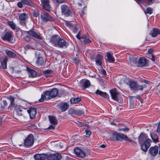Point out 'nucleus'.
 <instances>
[{
  "mask_svg": "<svg viewBox=\"0 0 160 160\" xmlns=\"http://www.w3.org/2000/svg\"><path fill=\"white\" fill-rule=\"evenodd\" d=\"M138 140L141 149L144 152H146L151 145V140L148 138L147 134L143 132L140 133L138 137Z\"/></svg>",
  "mask_w": 160,
  "mask_h": 160,
  "instance_id": "f257e3e1",
  "label": "nucleus"
},
{
  "mask_svg": "<svg viewBox=\"0 0 160 160\" xmlns=\"http://www.w3.org/2000/svg\"><path fill=\"white\" fill-rule=\"evenodd\" d=\"M58 90L56 88L49 89L43 92L42 94L41 98L38 101L39 102H42L44 100V98L46 99H50L56 97L58 93Z\"/></svg>",
  "mask_w": 160,
  "mask_h": 160,
  "instance_id": "f03ea898",
  "label": "nucleus"
},
{
  "mask_svg": "<svg viewBox=\"0 0 160 160\" xmlns=\"http://www.w3.org/2000/svg\"><path fill=\"white\" fill-rule=\"evenodd\" d=\"M1 38L4 41L11 43H14L15 41L14 34L11 31L5 32L4 34L1 36Z\"/></svg>",
  "mask_w": 160,
  "mask_h": 160,
  "instance_id": "7ed1b4c3",
  "label": "nucleus"
},
{
  "mask_svg": "<svg viewBox=\"0 0 160 160\" xmlns=\"http://www.w3.org/2000/svg\"><path fill=\"white\" fill-rule=\"evenodd\" d=\"M126 135L121 133H118L117 132H113L112 134L110 139L111 140L114 141H121L124 140Z\"/></svg>",
  "mask_w": 160,
  "mask_h": 160,
  "instance_id": "20e7f679",
  "label": "nucleus"
},
{
  "mask_svg": "<svg viewBox=\"0 0 160 160\" xmlns=\"http://www.w3.org/2000/svg\"><path fill=\"white\" fill-rule=\"evenodd\" d=\"M34 142V136L32 134H30L24 140L23 144L25 147L28 148L32 146Z\"/></svg>",
  "mask_w": 160,
  "mask_h": 160,
  "instance_id": "39448f33",
  "label": "nucleus"
},
{
  "mask_svg": "<svg viewBox=\"0 0 160 160\" xmlns=\"http://www.w3.org/2000/svg\"><path fill=\"white\" fill-rule=\"evenodd\" d=\"M40 18L41 21L44 22H46L48 21L51 22L54 20L53 17L48 13L45 12L41 13Z\"/></svg>",
  "mask_w": 160,
  "mask_h": 160,
  "instance_id": "423d86ee",
  "label": "nucleus"
},
{
  "mask_svg": "<svg viewBox=\"0 0 160 160\" xmlns=\"http://www.w3.org/2000/svg\"><path fill=\"white\" fill-rule=\"evenodd\" d=\"M61 12L62 15L68 17L72 16V13L69 7L65 5H62L61 6Z\"/></svg>",
  "mask_w": 160,
  "mask_h": 160,
  "instance_id": "0eeeda50",
  "label": "nucleus"
},
{
  "mask_svg": "<svg viewBox=\"0 0 160 160\" xmlns=\"http://www.w3.org/2000/svg\"><path fill=\"white\" fill-rule=\"evenodd\" d=\"M41 4L40 5L42 8L44 10L50 12L51 10V7L50 4L49 0H40Z\"/></svg>",
  "mask_w": 160,
  "mask_h": 160,
  "instance_id": "6e6552de",
  "label": "nucleus"
},
{
  "mask_svg": "<svg viewBox=\"0 0 160 160\" xmlns=\"http://www.w3.org/2000/svg\"><path fill=\"white\" fill-rule=\"evenodd\" d=\"M26 33L30 36H32L36 39L42 40L43 39L42 38L41 36L39 33H38L32 30L29 31H26Z\"/></svg>",
  "mask_w": 160,
  "mask_h": 160,
  "instance_id": "1a4fd4ad",
  "label": "nucleus"
},
{
  "mask_svg": "<svg viewBox=\"0 0 160 160\" xmlns=\"http://www.w3.org/2000/svg\"><path fill=\"white\" fill-rule=\"evenodd\" d=\"M110 92L112 99L115 101L119 102V99L118 96L119 93L117 89L115 88H113L110 90Z\"/></svg>",
  "mask_w": 160,
  "mask_h": 160,
  "instance_id": "9d476101",
  "label": "nucleus"
},
{
  "mask_svg": "<svg viewBox=\"0 0 160 160\" xmlns=\"http://www.w3.org/2000/svg\"><path fill=\"white\" fill-rule=\"evenodd\" d=\"M62 158L61 154L56 153L51 154L48 156L47 155V160H60Z\"/></svg>",
  "mask_w": 160,
  "mask_h": 160,
  "instance_id": "9b49d317",
  "label": "nucleus"
},
{
  "mask_svg": "<svg viewBox=\"0 0 160 160\" xmlns=\"http://www.w3.org/2000/svg\"><path fill=\"white\" fill-rule=\"evenodd\" d=\"M75 154L78 157L84 158L86 157V154L83 151L78 147H76L74 149Z\"/></svg>",
  "mask_w": 160,
  "mask_h": 160,
  "instance_id": "f8f14e48",
  "label": "nucleus"
},
{
  "mask_svg": "<svg viewBox=\"0 0 160 160\" xmlns=\"http://www.w3.org/2000/svg\"><path fill=\"white\" fill-rule=\"evenodd\" d=\"M58 44L56 47L62 48H66L69 45V43L64 39L60 38L58 41Z\"/></svg>",
  "mask_w": 160,
  "mask_h": 160,
  "instance_id": "ddd939ff",
  "label": "nucleus"
},
{
  "mask_svg": "<svg viewBox=\"0 0 160 160\" xmlns=\"http://www.w3.org/2000/svg\"><path fill=\"white\" fill-rule=\"evenodd\" d=\"M27 112L31 119H32L35 118L37 113V109L36 108L30 107L27 110Z\"/></svg>",
  "mask_w": 160,
  "mask_h": 160,
  "instance_id": "4468645a",
  "label": "nucleus"
},
{
  "mask_svg": "<svg viewBox=\"0 0 160 160\" xmlns=\"http://www.w3.org/2000/svg\"><path fill=\"white\" fill-rule=\"evenodd\" d=\"M8 98L10 102V104L9 106L8 109L11 110L13 108H16L17 106V103L14 102L15 98L12 96H9Z\"/></svg>",
  "mask_w": 160,
  "mask_h": 160,
  "instance_id": "2eb2a0df",
  "label": "nucleus"
},
{
  "mask_svg": "<svg viewBox=\"0 0 160 160\" xmlns=\"http://www.w3.org/2000/svg\"><path fill=\"white\" fill-rule=\"evenodd\" d=\"M60 39L58 35H54L51 38L50 42L53 44L54 46L56 47Z\"/></svg>",
  "mask_w": 160,
  "mask_h": 160,
  "instance_id": "dca6fc26",
  "label": "nucleus"
},
{
  "mask_svg": "<svg viewBox=\"0 0 160 160\" xmlns=\"http://www.w3.org/2000/svg\"><path fill=\"white\" fill-rule=\"evenodd\" d=\"M47 157V155L46 154H36L33 156L35 160H45Z\"/></svg>",
  "mask_w": 160,
  "mask_h": 160,
  "instance_id": "f3484780",
  "label": "nucleus"
},
{
  "mask_svg": "<svg viewBox=\"0 0 160 160\" xmlns=\"http://www.w3.org/2000/svg\"><path fill=\"white\" fill-rule=\"evenodd\" d=\"M158 150V147L156 145L154 147H150L149 149V152L152 156H155L157 154Z\"/></svg>",
  "mask_w": 160,
  "mask_h": 160,
  "instance_id": "a211bd4d",
  "label": "nucleus"
},
{
  "mask_svg": "<svg viewBox=\"0 0 160 160\" xmlns=\"http://www.w3.org/2000/svg\"><path fill=\"white\" fill-rule=\"evenodd\" d=\"M80 83L83 89H85L88 88L91 85L90 81L87 79L81 80Z\"/></svg>",
  "mask_w": 160,
  "mask_h": 160,
  "instance_id": "6ab92c4d",
  "label": "nucleus"
},
{
  "mask_svg": "<svg viewBox=\"0 0 160 160\" xmlns=\"http://www.w3.org/2000/svg\"><path fill=\"white\" fill-rule=\"evenodd\" d=\"M103 59L102 56L99 54L97 55L95 58L96 64L97 65L101 66L102 65V60Z\"/></svg>",
  "mask_w": 160,
  "mask_h": 160,
  "instance_id": "aec40b11",
  "label": "nucleus"
},
{
  "mask_svg": "<svg viewBox=\"0 0 160 160\" xmlns=\"http://www.w3.org/2000/svg\"><path fill=\"white\" fill-rule=\"evenodd\" d=\"M95 93L96 95H99L107 99H109V96L107 93L105 92H103L99 90H97L95 92Z\"/></svg>",
  "mask_w": 160,
  "mask_h": 160,
  "instance_id": "412c9836",
  "label": "nucleus"
},
{
  "mask_svg": "<svg viewBox=\"0 0 160 160\" xmlns=\"http://www.w3.org/2000/svg\"><path fill=\"white\" fill-rule=\"evenodd\" d=\"M138 63L141 67L145 66L147 64V59L144 57H141L139 58Z\"/></svg>",
  "mask_w": 160,
  "mask_h": 160,
  "instance_id": "4be33fe9",
  "label": "nucleus"
},
{
  "mask_svg": "<svg viewBox=\"0 0 160 160\" xmlns=\"http://www.w3.org/2000/svg\"><path fill=\"white\" fill-rule=\"evenodd\" d=\"M150 34L152 37H156L158 35L160 34V30L157 28H154L151 31Z\"/></svg>",
  "mask_w": 160,
  "mask_h": 160,
  "instance_id": "5701e85b",
  "label": "nucleus"
},
{
  "mask_svg": "<svg viewBox=\"0 0 160 160\" xmlns=\"http://www.w3.org/2000/svg\"><path fill=\"white\" fill-rule=\"evenodd\" d=\"M8 61V58L7 57H5L4 58L0 59V62L2 68L5 69L7 68V62Z\"/></svg>",
  "mask_w": 160,
  "mask_h": 160,
  "instance_id": "b1692460",
  "label": "nucleus"
},
{
  "mask_svg": "<svg viewBox=\"0 0 160 160\" xmlns=\"http://www.w3.org/2000/svg\"><path fill=\"white\" fill-rule=\"evenodd\" d=\"M57 107L61 110L62 112H63L68 109V104L66 102L62 103L58 105Z\"/></svg>",
  "mask_w": 160,
  "mask_h": 160,
  "instance_id": "393cba45",
  "label": "nucleus"
},
{
  "mask_svg": "<svg viewBox=\"0 0 160 160\" xmlns=\"http://www.w3.org/2000/svg\"><path fill=\"white\" fill-rule=\"evenodd\" d=\"M27 70L29 73V77L35 78L37 75V72L34 70L27 67Z\"/></svg>",
  "mask_w": 160,
  "mask_h": 160,
  "instance_id": "a878e982",
  "label": "nucleus"
},
{
  "mask_svg": "<svg viewBox=\"0 0 160 160\" xmlns=\"http://www.w3.org/2000/svg\"><path fill=\"white\" fill-rule=\"evenodd\" d=\"M137 84L136 82L133 81H130L129 82V87L132 90L135 91Z\"/></svg>",
  "mask_w": 160,
  "mask_h": 160,
  "instance_id": "bb28decb",
  "label": "nucleus"
},
{
  "mask_svg": "<svg viewBox=\"0 0 160 160\" xmlns=\"http://www.w3.org/2000/svg\"><path fill=\"white\" fill-rule=\"evenodd\" d=\"M5 53L10 58H15L16 56V55L15 53H14L12 51L8 49H6L5 50Z\"/></svg>",
  "mask_w": 160,
  "mask_h": 160,
  "instance_id": "cd10ccee",
  "label": "nucleus"
},
{
  "mask_svg": "<svg viewBox=\"0 0 160 160\" xmlns=\"http://www.w3.org/2000/svg\"><path fill=\"white\" fill-rule=\"evenodd\" d=\"M48 118L50 122L52 125H55L58 124V120L55 116H49Z\"/></svg>",
  "mask_w": 160,
  "mask_h": 160,
  "instance_id": "c85d7f7f",
  "label": "nucleus"
},
{
  "mask_svg": "<svg viewBox=\"0 0 160 160\" xmlns=\"http://www.w3.org/2000/svg\"><path fill=\"white\" fill-rule=\"evenodd\" d=\"M81 100L80 97L78 96L77 98H72L70 99L71 104H76L78 103Z\"/></svg>",
  "mask_w": 160,
  "mask_h": 160,
  "instance_id": "c756f323",
  "label": "nucleus"
},
{
  "mask_svg": "<svg viewBox=\"0 0 160 160\" xmlns=\"http://www.w3.org/2000/svg\"><path fill=\"white\" fill-rule=\"evenodd\" d=\"M107 57L108 61L110 63L113 62L115 61V58L112 56V54L110 52H107Z\"/></svg>",
  "mask_w": 160,
  "mask_h": 160,
  "instance_id": "7c9ffc66",
  "label": "nucleus"
},
{
  "mask_svg": "<svg viewBox=\"0 0 160 160\" xmlns=\"http://www.w3.org/2000/svg\"><path fill=\"white\" fill-rule=\"evenodd\" d=\"M44 60L42 57L38 55L36 61L37 64L38 65H42L44 63Z\"/></svg>",
  "mask_w": 160,
  "mask_h": 160,
  "instance_id": "2f4dec72",
  "label": "nucleus"
},
{
  "mask_svg": "<svg viewBox=\"0 0 160 160\" xmlns=\"http://www.w3.org/2000/svg\"><path fill=\"white\" fill-rule=\"evenodd\" d=\"M150 135L151 138L154 142L156 143L159 142L158 137L156 134L150 133Z\"/></svg>",
  "mask_w": 160,
  "mask_h": 160,
  "instance_id": "473e14b6",
  "label": "nucleus"
},
{
  "mask_svg": "<svg viewBox=\"0 0 160 160\" xmlns=\"http://www.w3.org/2000/svg\"><path fill=\"white\" fill-rule=\"evenodd\" d=\"M19 19L20 20L24 21L28 18V15L25 13L21 14L19 16Z\"/></svg>",
  "mask_w": 160,
  "mask_h": 160,
  "instance_id": "72a5a7b5",
  "label": "nucleus"
},
{
  "mask_svg": "<svg viewBox=\"0 0 160 160\" xmlns=\"http://www.w3.org/2000/svg\"><path fill=\"white\" fill-rule=\"evenodd\" d=\"M7 24L12 29L15 30L16 28V24L12 21H8L7 22Z\"/></svg>",
  "mask_w": 160,
  "mask_h": 160,
  "instance_id": "f704fd0d",
  "label": "nucleus"
},
{
  "mask_svg": "<svg viewBox=\"0 0 160 160\" xmlns=\"http://www.w3.org/2000/svg\"><path fill=\"white\" fill-rule=\"evenodd\" d=\"M75 114L81 116L84 114V112L82 110H76L74 111Z\"/></svg>",
  "mask_w": 160,
  "mask_h": 160,
  "instance_id": "c9c22d12",
  "label": "nucleus"
},
{
  "mask_svg": "<svg viewBox=\"0 0 160 160\" xmlns=\"http://www.w3.org/2000/svg\"><path fill=\"white\" fill-rule=\"evenodd\" d=\"M146 87V85H139L137 84L136 89L135 91H138V90L142 91L143 90V88Z\"/></svg>",
  "mask_w": 160,
  "mask_h": 160,
  "instance_id": "e433bc0d",
  "label": "nucleus"
},
{
  "mask_svg": "<svg viewBox=\"0 0 160 160\" xmlns=\"http://www.w3.org/2000/svg\"><path fill=\"white\" fill-rule=\"evenodd\" d=\"M144 13L146 14H151L153 13V9L150 7L148 8L146 10L144 11Z\"/></svg>",
  "mask_w": 160,
  "mask_h": 160,
  "instance_id": "4c0bfd02",
  "label": "nucleus"
},
{
  "mask_svg": "<svg viewBox=\"0 0 160 160\" xmlns=\"http://www.w3.org/2000/svg\"><path fill=\"white\" fill-rule=\"evenodd\" d=\"M52 2L54 4L62 3L65 2V0H52Z\"/></svg>",
  "mask_w": 160,
  "mask_h": 160,
  "instance_id": "58836bf2",
  "label": "nucleus"
},
{
  "mask_svg": "<svg viewBox=\"0 0 160 160\" xmlns=\"http://www.w3.org/2000/svg\"><path fill=\"white\" fill-rule=\"evenodd\" d=\"M73 32L74 33H77L78 31L80 30L79 27L78 26L75 25L74 27H73Z\"/></svg>",
  "mask_w": 160,
  "mask_h": 160,
  "instance_id": "ea45409f",
  "label": "nucleus"
},
{
  "mask_svg": "<svg viewBox=\"0 0 160 160\" xmlns=\"http://www.w3.org/2000/svg\"><path fill=\"white\" fill-rule=\"evenodd\" d=\"M83 134L85 133L86 135L85 136L87 138L90 137V136L91 134V132L88 129H86L85 132L83 133Z\"/></svg>",
  "mask_w": 160,
  "mask_h": 160,
  "instance_id": "a19ab883",
  "label": "nucleus"
},
{
  "mask_svg": "<svg viewBox=\"0 0 160 160\" xmlns=\"http://www.w3.org/2000/svg\"><path fill=\"white\" fill-rule=\"evenodd\" d=\"M22 110L19 108H18L16 109V112H17V114L18 116H22Z\"/></svg>",
  "mask_w": 160,
  "mask_h": 160,
  "instance_id": "79ce46f5",
  "label": "nucleus"
},
{
  "mask_svg": "<svg viewBox=\"0 0 160 160\" xmlns=\"http://www.w3.org/2000/svg\"><path fill=\"white\" fill-rule=\"evenodd\" d=\"M39 10L38 9L35 10L33 12V16L34 17L37 18L39 15Z\"/></svg>",
  "mask_w": 160,
  "mask_h": 160,
  "instance_id": "37998d69",
  "label": "nucleus"
},
{
  "mask_svg": "<svg viewBox=\"0 0 160 160\" xmlns=\"http://www.w3.org/2000/svg\"><path fill=\"white\" fill-rule=\"evenodd\" d=\"M66 26L70 28H72L75 25L74 24L71 23L69 22H67L66 23Z\"/></svg>",
  "mask_w": 160,
  "mask_h": 160,
  "instance_id": "c03bdc74",
  "label": "nucleus"
},
{
  "mask_svg": "<svg viewBox=\"0 0 160 160\" xmlns=\"http://www.w3.org/2000/svg\"><path fill=\"white\" fill-rule=\"evenodd\" d=\"M2 102L3 105H2V106L1 108L2 109H4L7 107L8 105V103L5 100H3Z\"/></svg>",
  "mask_w": 160,
  "mask_h": 160,
  "instance_id": "a18cd8bd",
  "label": "nucleus"
},
{
  "mask_svg": "<svg viewBox=\"0 0 160 160\" xmlns=\"http://www.w3.org/2000/svg\"><path fill=\"white\" fill-rule=\"evenodd\" d=\"M154 126H156L157 128L156 130V132H160V121L158 124L156 123L154 125Z\"/></svg>",
  "mask_w": 160,
  "mask_h": 160,
  "instance_id": "49530a36",
  "label": "nucleus"
},
{
  "mask_svg": "<svg viewBox=\"0 0 160 160\" xmlns=\"http://www.w3.org/2000/svg\"><path fill=\"white\" fill-rule=\"evenodd\" d=\"M148 55L150 56L151 58L148 57L149 58L151 59L152 61H155V58L154 56L152 54V52H150L149 51H148Z\"/></svg>",
  "mask_w": 160,
  "mask_h": 160,
  "instance_id": "de8ad7c7",
  "label": "nucleus"
},
{
  "mask_svg": "<svg viewBox=\"0 0 160 160\" xmlns=\"http://www.w3.org/2000/svg\"><path fill=\"white\" fill-rule=\"evenodd\" d=\"M21 2L24 5L30 6V2L27 0H21Z\"/></svg>",
  "mask_w": 160,
  "mask_h": 160,
  "instance_id": "09e8293b",
  "label": "nucleus"
},
{
  "mask_svg": "<svg viewBox=\"0 0 160 160\" xmlns=\"http://www.w3.org/2000/svg\"><path fill=\"white\" fill-rule=\"evenodd\" d=\"M118 130L119 131H123L126 132H128L129 131V128H119Z\"/></svg>",
  "mask_w": 160,
  "mask_h": 160,
  "instance_id": "8fccbe9b",
  "label": "nucleus"
},
{
  "mask_svg": "<svg viewBox=\"0 0 160 160\" xmlns=\"http://www.w3.org/2000/svg\"><path fill=\"white\" fill-rule=\"evenodd\" d=\"M78 34L76 35V37L77 39H78L79 40H80L81 39V37L80 36V35L81 34V30L80 29V30L78 31Z\"/></svg>",
  "mask_w": 160,
  "mask_h": 160,
  "instance_id": "3c124183",
  "label": "nucleus"
},
{
  "mask_svg": "<svg viewBox=\"0 0 160 160\" xmlns=\"http://www.w3.org/2000/svg\"><path fill=\"white\" fill-rule=\"evenodd\" d=\"M76 124L79 127H82L84 125V123L83 122H81L77 121L76 122Z\"/></svg>",
  "mask_w": 160,
  "mask_h": 160,
  "instance_id": "603ef678",
  "label": "nucleus"
},
{
  "mask_svg": "<svg viewBox=\"0 0 160 160\" xmlns=\"http://www.w3.org/2000/svg\"><path fill=\"white\" fill-rule=\"evenodd\" d=\"M24 48L26 51H28L30 49H33L32 47L29 45H26Z\"/></svg>",
  "mask_w": 160,
  "mask_h": 160,
  "instance_id": "864d4df0",
  "label": "nucleus"
},
{
  "mask_svg": "<svg viewBox=\"0 0 160 160\" xmlns=\"http://www.w3.org/2000/svg\"><path fill=\"white\" fill-rule=\"evenodd\" d=\"M16 31L17 32V33H16L17 35L18 34H20V36H22V32L21 30L20 29H18L17 28L16 29Z\"/></svg>",
  "mask_w": 160,
  "mask_h": 160,
  "instance_id": "5fc2aeb1",
  "label": "nucleus"
},
{
  "mask_svg": "<svg viewBox=\"0 0 160 160\" xmlns=\"http://www.w3.org/2000/svg\"><path fill=\"white\" fill-rule=\"evenodd\" d=\"M72 61L73 63L76 64H78L79 62V60L77 58H74L72 59Z\"/></svg>",
  "mask_w": 160,
  "mask_h": 160,
  "instance_id": "6e6d98bb",
  "label": "nucleus"
},
{
  "mask_svg": "<svg viewBox=\"0 0 160 160\" xmlns=\"http://www.w3.org/2000/svg\"><path fill=\"white\" fill-rule=\"evenodd\" d=\"M83 127V128L84 129H89L90 128V126L88 124H84V125L82 126Z\"/></svg>",
  "mask_w": 160,
  "mask_h": 160,
  "instance_id": "4d7b16f0",
  "label": "nucleus"
},
{
  "mask_svg": "<svg viewBox=\"0 0 160 160\" xmlns=\"http://www.w3.org/2000/svg\"><path fill=\"white\" fill-rule=\"evenodd\" d=\"M83 42L85 44H88L91 43V41L88 38L86 40L83 41Z\"/></svg>",
  "mask_w": 160,
  "mask_h": 160,
  "instance_id": "13d9d810",
  "label": "nucleus"
},
{
  "mask_svg": "<svg viewBox=\"0 0 160 160\" xmlns=\"http://www.w3.org/2000/svg\"><path fill=\"white\" fill-rule=\"evenodd\" d=\"M138 58L136 57H133L132 58V62L135 63H136L137 61Z\"/></svg>",
  "mask_w": 160,
  "mask_h": 160,
  "instance_id": "bf43d9fd",
  "label": "nucleus"
},
{
  "mask_svg": "<svg viewBox=\"0 0 160 160\" xmlns=\"http://www.w3.org/2000/svg\"><path fill=\"white\" fill-rule=\"evenodd\" d=\"M52 72V70L48 69L44 71V73L45 74H48L51 73Z\"/></svg>",
  "mask_w": 160,
  "mask_h": 160,
  "instance_id": "052dcab7",
  "label": "nucleus"
},
{
  "mask_svg": "<svg viewBox=\"0 0 160 160\" xmlns=\"http://www.w3.org/2000/svg\"><path fill=\"white\" fill-rule=\"evenodd\" d=\"M125 137H126V138H125L124 140H126L128 142H132L133 141L130 138H128L126 135Z\"/></svg>",
  "mask_w": 160,
  "mask_h": 160,
  "instance_id": "680f3d73",
  "label": "nucleus"
},
{
  "mask_svg": "<svg viewBox=\"0 0 160 160\" xmlns=\"http://www.w3.org/2000/svg\"><path fill=\"white\" fill-rule=\"evenodd\" d=\"M55 128V127L53 125H51L47 129H50V130H54Z\"/></svg>",
  "mask_w": 160,
  "mask_h": 160,
  "instance_id": "e2e57ef3",
  "label": "nucleus"
},
{
  "mask_svg": "<svg viewBox=\"0 0 160 160\" xmlns=\"http://www.w3.org/2000/svg\"><path fill=\"white\" fill-rule=\"evenodd\" d=\"M86 8H87V7L86 6H85L84 7L83 10L82 11L81 15H84L85 14V13L84 12V11H85L86 10Z\"/></svg>",
  "mask_w": 160,
  "mask_h": 160,
  "instance_id": "0e129e2a",
  "label": "nucleus"
},
{
  "mask_svg": "<svg viewBox=\"0 0 160 160\" xmlns=\"http://www.w3.org/2000/svg\"><path fill=\"white\" fill-rule=\"evenodd\" d=\"M17 6L20 8H22V3L21 2H18L17 3Z\"/></svg>",
  "mask_w": 160,
  "mask_h": 160,
  "instance_id": "69168bd1",
  "label": "nucleus"
},
{
  "mask_svg": "<svg viewBox=\"0 0 160 160\" xmlns=\"http://www.w3.org/2000/svg\"><path fill=\"white\" fill-rule=\"evenodd\" d=\"M88 38L87 35H85L82 37H81V39H83V41H85Z\"/></svg>",
  "mask_w": 160,
  "mask_h": 160,
  "instance_id": "338daca9",
  "label": "nucleus"
},
{
  "mask_svg": "<svg viewBox=\"0 0 160 160\" xmlns=\"http://www.w3.org/2000/svg\"><path fill=\"white\" fill-rule=\"evenodd\" d=\"M144 0H136V1L138 4H140L141 3H142Z\"/></svg>",
  "mask_w": 160,
  "mask_h": 160,
  "instance_id": "774afa93",
  "label": "nucleus"
}]
</instances>
